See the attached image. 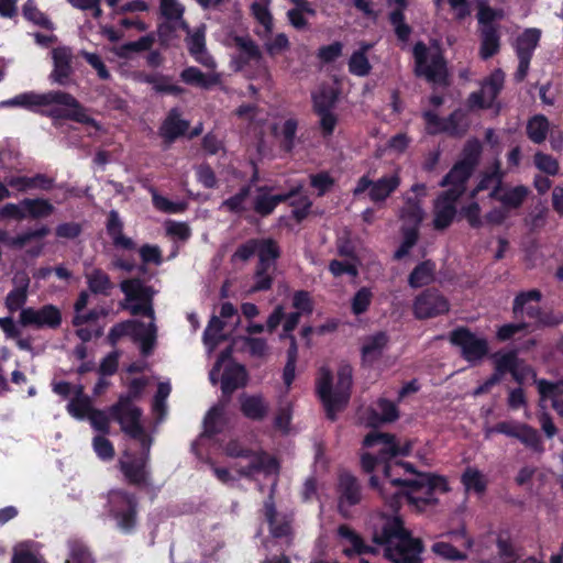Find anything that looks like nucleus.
Masks as SVG:
<instances>
[{
  "instance_id": "1",
  "label": "nucleus",
  "mask_w": 563,
  "mask_h": 563,
  "mask_svg": "<svg viewBox=\"0 0 563 563\" xmlns=\"http://www.w3.org/2000/svg\"><path fill=\"white\" fill-rule=\"evenodd\" d=\"M363 446L367 450L361 457L365 472H372L378 463H385L384 482L380 492L384 498H388L387 490L395 488L390 496L391 506L400 498H405L417 510L422 511L435 503V493L446 492L444 478L432 474H413L409 464L390 463L398 455L408 454L410 446H400L394 435L373 431L368 433Z\"/></svg>"
},
{
  "instance_id": "2",
  "label": "nucleus",
  "mask_w": 563,
  "mask_h": 563,
  "mask_svg": "<svg viewBox=\"0 0 563 563\" xmlns=\"http://www.w3.org/2000/svg\"><path fill=\"white\" fill-rule=\"evenodd\" d=\"M246 367L243 364H230L221 376V398L203 419L202 437L213 438L229 428L239 410L246 417Z\"/></svg>"
},
{
  "instance_id": "3",
  "label": "nucleus",
  "mask_w": 563,
  "mask_h": 563,
  "mask_svg": "<svg viewBox=\"0 0 563 563\" xmlns=\"http://www.w3.org/2000/svg\"><path fill=\"white\" fill-rule=\"evenodd\" d=\"M5 104L21 107L51 118L55 126L62 119L92 126L97 124L96 120L87 114L85 107L71 93L62 90H51L44 93L23 92L8 100Z\"/></svg>"
},
{
  "instance_id": "4",
  "label": "nucleus",
  "mask_w": 563,
  "mask_h": 563,
  "mask_svg": "<svg viewBox=\"0 0 563 563\" xmlns=\"http://www.w3.org/2000/svg\"><path fill=\"white\" fill-rule=\"evenodd\" d=\"M478 144H475V154ZM476 161V155L466 157L453 166L450 173L442 179L441 186L448 187L438 196L433 203V227L437 230L448 228L456 216V201L465 191V184L470 178Z\"/></svg>"
},
{
  "instance_id": "5",
  "label": "nucleus",
  "mask_w": 563,
  "mask_h": 563,
  "mask_svg": "<svg viewBox=\"0 0 563 563\" xmlns=\"http://www.w3.org/2000/svg\"><path fill=\"white\" fill-rule=\"evenodd\" d=\"M298 121L295 118L285 119L279 126L268 123V113L264 110L249 107V137L256 148L260 157H265L272 152L273 133L279 140L280 147L290 152L297 144Z\"/></svg>"
},
{
  "instance_id": "6",
  "label": "nucleus",
  "mask_w": 563,
  "mask_h": 563,
  "mask_svg": "<svg viewBox=\"0 0 563 563\" xmlns=\"http://www.w3.org/2000/svg\"><path fill=\"white\" fill-rule=\"evenodd\" d=\"M374 542L393 563H420L422 543L410 536L398 516L385 518L380 531L374 534Z\"/></svg>"
},
{
  "instance_id": "7",
  "label": "nucleus",
  "mask_w": 563,
  "mask_h": 563,
  "mask_svg": "<svg viewBox=\"0 0 563 563\" xmlns=\"http://www.w3.org/2000/svg\"><path fill=\"white\" fill-rule=\"evenodd\" d=\"M147 379L137 377L131 379L128 385V393L121 395L115 404L109 408L111 419L119 422L121 430L133 440L146 442V434L141 424L142 410L132 405V402L144 393Z\"/></svg>"
},
{
  "instance_id": "8",
  "label": "nucleus",
  "mask_w": 563,
  "mask_h": 563,
  "mask_svg": "<svg viewBox=\"0 0 563 563\" xmlns=\"http://www.w3.org/2000/svg\"><path fill=\"white\" fill-rule=\"evenodd\" d=\"M352 385V368L347 364L340 366L338 380L332 385V375L325 367L320 368L317 378V391L331 420L335 412L341 410L349 401Z\"/></svg>"
},
{
  "instance_id": "9",
  "label": "nucleus",
  "mask_w": 563,
  "mask_h": 563,
  "mask_svg": "<svg viewBox=\"0 0 563 563\" xmlns=\"http://www.w3.org/2000/svg\"><path fill=\"white\" fill-rule=\"evenodd\" d=\"M109 518L115 528L125 536L135 533L140 521V499L135 493L124 488H113L107 494Z\"/></svg>"
},
{
  "instance_id": "10",
  "label": "nucleus",
  "mask_w": 563,
  "mask_h": 563,
  "mask_svg": "<svg viewBox=\"0 0 563 563\" xmlns=\"http://www.w3.org/2000/svg\"><path fill=\"white\" fill-rule=\"evenodd\" d=\"M280 250L276 241L263 238L249 242V256L257 258L254 273V282L249 287V292L266 290L272 285V275L275 271V262L279 257Z\"/></svg>"
},
{
  "instance_id": "11",
  "label": "nucleus",
  "mask_w": 563,
  "mask_h": 563,
  "mask_svg": "<svg viewBox=\"0 0 563 563\" xmlns=\"http://www.w3.org/2000/svg\"><path fill=\"white\" fill-rule=\"evenodd\" d=\"M141 452L123 453V457L119 460V470L123 474L129 485L135 487H146L151 484V468H150V446L151 441L146 437V442L142 441Z\"/></svg>"
},
{
  "instance_id": "12",
  "label": "nucleus",
  "mask_w": 563,
  "mask_h": 563,
  "mask_svg": "<svg viewBox=\"0 0 563 563\" xmlns=\"http://www.w3.org/2000/svg\"><path fill=\"white\" fill-rule=\"evenodd\" d=\"M541 299V292L532 289L519 294L514 301V313L517 318L528 317L532 322L529 324L556 325L563 321L562 314L541 313L538 302Z\"/></svg>"
},
{
  "instance_id": "13",
  "label": "nucleus",
  "mask_w": 563,
  "mask_h": 563,
  "mask_svg": "<svg viewBox=\"0 0 563 563\" xmlns=\"http://www.w3.org/2000/svg\"><path fill=\"white\" fill-rule=\"evenodd\" d=\"M416 73L432 82H443L445 78V65L438 49H430L419 42L413 47Z\"/></svg>"
},
{
  "instance_id": "14",
  "label": "nucleus",
  "mask_w": 563,
  "mask_h": 563,
  "mask_svg": "<svg viewBox=\"0 0 563 563\" xmlns=\"http://www.w3.org/2000/svg\"><path fill=\"white\" fill-rule=\"evenodd\" d=\"M400 185V176L398 172L383 176L376 181L369 179L368 176H363L358 179L355 188L353 189L354 196H360L368 191L369 199L375 202H384Z\"/></svg>"
},
{
  "instance_id": "15",
  "label": "nucleus",
  "mask_w": 563,
  "mask_h": 563,
  "mask_svg": "<svg viewBox=\"0 0 563 563\" xmlns=\"http://www.w3.org/2000/svg\"><path fill=\"white\" fill-rule=\"evenodd\" d=\"M63 321L62 311L58 307L47 303L40 309L27 307L22 309L19 317V323L22 327H34L36 329H57Z\"/></svg>"
},
{
  "instance_id": "16",
  "label": "nucleus",
  "mask_w": 563,
  "mask_h": 563,
  "mask_svg": "<svg viewBox=\"0 0 563 563\" xmlns=\"http://www.w3.org/2000/svg\"><path fill=\"white\" fill-rule=\"evenodd\" d=\"M451 342L459 346L462 356L471 363H477L488 353V342L467 329L461 328L451 333Z\"/></svg>"
},
{
  "instance_id": "17",
  "label": "nucleus",
  "mask_w": 563,
  "mask_h": 563,
  "mask_svg": "<svg viewBox=\"0 0 563 563\" xmlns=\"http://www.w3.org/2000/svg\"><path fill=\"white\" fill-rule=\"evenodd\" d=\"M301 187L302 184L298 183L286 194H274V187L258 186L252 191V208L262 217L268 216L279 202L288 200Z\"/></svg>"
},
{
  "instance_id": "18",
  "label": "nucleus",
  "mask_w": 563,
  "mask_h": 563,
  "mask_svg": "<svg viewBox=\"0 0 563 563\" xmlns=\"http://www.w3.org/2000/svg\"><path fill=\"white\" fill-rule=\"evenodd\" d=\"M448 311L449 302L435 290L422 292L413 303V313L418 319L433 318Z\"/></svg>"
},
{
  "instance_id": "19",
  "label": "nucleus",
  "mask_w": 563,
  "mask_h": 563,
  "mask_svg": "<svg viewBox=\"0 0 563 563\" xmlns=\"http://www.w3.org/2000/svg\"><path fill=\"white\" fill-rule=\"evenodd\" d=\"M505 74L500 69L494 70L489 77H487L478 92H474L470 96V103L472 107L489 108L497 95L504 87Z\"/></svg>"
},
{
  "instance_id": "20",
  "label": "nucleus",
  "mask_w": 563,
  "mask_h": 563,
  "mask_svg": "<svg viewBox=\"0 0 563 563\" xmlns=\"http://www.w3.org/2000/svg\"><path fill=\"white\" fill-rule=\"evenodd\" d=\"M496 548L497 556H492L485 559L487 563H509L514 558V550L511 544L501 537L495 536V533L489 532L486 536L482 537L477 541V550L476 552L481 556H485L486 551Z\"/></svg>"
},
{
  "instance_id": "21",
  "label": "nucleus",
  "mask_w": 563,
  "mask_h": 563,
  "mask_svg": "<svg viewBox=\"0 0 563 563\" xmlns=\"http://www.w3.org/2000/svg\"><path fill=\"white\" fill-rule=\"evenodd\" d=\"M52 58L54 68L49 75L51 81L58 84L59 86H68L74 74L70 48L66 46L53 48Z\"/></svg>"
},
{
  "instance_id": "22",
  "label": "nucleus",
  "mask_w": 563,
  "mask_h": 563,
  "mask_svg": "<svg viewBox=\"0 0 563 563\" xmlns=\"http://www.w3.org/2000/svg\"><path fill=\"white\" fill-rule=\"evenodd\" d=\"M423 118L428 132L432 134L444 131L457 135L463 133L466 129L464 115L461 112H454L446 121L440 120L438 115L431 111L424 112Z\"/></svg>"
},
{
  "instance_id": "23",
  "label": "nucleus",
  "mask_w": 563,
  "mask_h": 563,
  "mask_svg": "<svg viewBox=\"0 0 563 563\" xmlns=\"http://www.w3.org/2000/svg\"><path fill=\"white\" fill-rule=\"evenodd\" d=\"M339 493L340 512L347 517V508L358 504L361 500V489L356 478L349 473H342L339 477Z\"/></svg>"
},
{
  "instance_id": "24",
  "label": "nucleus",
  "mask_w": 563,
  "mask_h": 563,
  "mask_svg": "<svg viewBox=\"0 0 563 563\" xmlns=\"http://www.w3.org/2000/svg\"><path fill=\"white\" fill-rule=\"evenodd\" d=\"M189 129V121L181 119L178 108L168 111L165 120L159 128V135L168 143H173L183 136Z\"/></svg>"
},
{
  "instance_id": "25",
  "label": "nucleus",
  "mask_w": 563,
  "mask_h": 563,
  "mask_svg": "<svg viewBox=\"0 0 563 563\" xmlns=\"http://www.w3.org/2000/svg\"><path fill=\"white\" fill-rule=\"evenodd\" d=\"M124 223L117 210H110L107 217L106 230L115 247L132 251L135 249V242L123 234Z\"/></svg>"
},
{
  "instance_id": "26",
  "label": "nucleus",
  "mask_w": 563,
  "mask_h": 563,
  "mask_svg": "<svg viewBox=\"0 0 563 563\" xmlns=\"http://www.w3.org/2000/svg\"><path fill=\"white\" fill-rule=\"evenodd\" d=\"M47 225H42L34 230L24 231L15 236H11L7 230L0 229V243L11 250H22L33 240H42L49 234Z\"/></svg>"
},
{
  "instance_id": "27",
  "label": "nucleus",
  "mask_w": 563,
  "mask_h": 563,
  "mask_svg": "<svg viewBox=\"0 0 563 563\" xmlns=\"http://www.w3.org/2000/svg\"><path fill=\"white\" fill-rule=\"evenodd\" d=\"M264 512L266 520L269 523L271 534L276 539H286L288 542L291 534V521L289 518L285 516L280 517L277 514L272 500V495L264 505Z\"/></svg>"
},
{
  "instance_id": "28",
  "label": "nucleus",
  "mask_w": 563,
  "mask_h": 563,
  "mask_svg": "<svg viewBox=\"0 0 563 563\" xmlns=\"http://www.w3.org/2000/svg\"><path fill=\"white\" fill-rule=\"evenodd\" d=\"M120 289L126 301H153L156 290L152 286L144 285L139 277L124 279L120 283Z\"/></svg>"
},
{
  "instance_id": "29",
  "label": "nucleus",
  "mask_w": 563,
  "mask_h": 563,
  "mask_svg": "<svg viewBox=\"0 0 563 563\" xmlns=\"http://www.w3.org/2000/svg\"><path fill=\"white\" fill-rule=\"evenodd\" d=\"M529 189L519 185L516 187L498 186L490 191L489 197L495 198L507 209H516L527 198Z\"/></svg>"
},
{
  "instance_id": "30",
  "label": "nucleus",
  "mask_w": 563,
  "mask_h": 563,
  "mask_svg": "<svg viewBox=\"0 0 563 563\" xmlns=\"http://www.w3.org/2000/svg\"><path fill=\"white\" fill-rule=\"evenodd\" d=\"M187 48L189 54L202 66L207 68H216V62L206 49L205 30L197 29L187 40Z\"/></svg>"
},
{
  "instance_id": "31",
  "label": "nucleus",
  "mask_w": 563,
  "mask_h": 563,
  "mask_svg": "<svg viewBox=\"0 0 563 563\" xmlns=\"http://www.w3.org/2000/svg\"><path fill=\"white\" fill-rule=\"evenodd\" d=\"M338 536L343 545V553L347 556L376 552L373 548L365 545L361 537L349 526H340L338 528Z\"/></svg>"
},
{
  "instance_id": "32",
  "label": "nucleus",
  "mask_w": 563,
  "mask_h": 563,
  "mask_svg": "<svg viewBox=\"0 0 563 563\" xmlns=\"http://www.w3.org/2000/svg\"><path fill=\"white\" fill-rule=\"evenodd\" d=\"M179 77L186 85L198 87L203 90H209L220 84V76L218 74H205L195 66L184 68L180 71Z\"/></svg>"
},
{
  "instance_id": "33",
  "label": "nucleus",
  "mask_w": 563,
  "mask_h": 563,
  "mask_svg": "<svg viewBox=\"0 0 563 563\" xmlns=\"http://www.w3.org/2000/svg\"><path fill=\"white\" fill-rule=\"evenodd\" d=\"M8 185L15 188L18 191H26L29 189L38 188L42 190H51L54 185V179L45 174H36L35 176H16L12 177Z\"/></svg>"
},
{
  "instance_id": "34",
  "label": "nucleus",
  "mask_w": 563,
  "mask_h": 563,
  "mask_svg": "<svg viewBox=\"0 0 563 563\" xmlns=\"http://www.w3.org/2000/svg\"><path fill=\"white\" fill-rule=\"evenodd\" d=\"M373 47L369 43H361L360 48L355 51L349 59V71L357 77H365L372 70V65L367 58V52Z\"/></svg>"
},
{
  "instance_id": "35",
  "label": "nucleus",
  "mask_w": 563,
  "mask_h": 563,
  "mask_svg": "<svg viewBox=\"0 0 563 563\" xmlns=\"http://www.w3.org/2000/svg\"><path fill=\"white\" fill-rule=\"evenodd\" d=\"M272 356V347L265 338H249V367H258Z\"/></svg>"
},
{
  "instance_id": "36",
  "label": "nucleus",
  "mask_w": 563,
  "mask_h": 563,
  "mask_svg": "<svg viewBox=\"0 0 563 563\" xmlns=\"http://www.w3.org/2000/svg\"><path fill=\"white\" fill-rule=\"evenodd\" d=\"M251 470L273 476L278 473V464L274 457L266 453L249 450V472Z\"/></svg>"
},
{
  "instance_id": "37",
  "label": "nucleus",
  "mask_w": 563,
  "mask_h": 563,
  "mask_svg": "<svg viewBox=\"0 0 563 563\" xmlns=\"http://www.w3.org/2000/svg\"><path fill=\"white\" fill-rule=\"evenodd\" d=\"M461 479L465 492L468 494L483 495L488 484L486 475L478 468L472 466L466 467Z\"/></svg>"
},
{
  "instance_id": "38",
  "label": "nucleus",
  "mask_w": 563,
  "mask_h": 563,
  "mask_svg": "<svg viewBox=\"0 0 563 563\" xmlns=\"http://www.w3.org/2000/svg\"><path fill=\"white\" fill-rule=\"evenodd\" d=\"M29 286L30 278L24 274L20 285L11 289L4 299V306L9 312L14 313L20 309H24L23 306L27 300Z\"/></svg>"
},
{
  "instance_id": "39",
  "label": "nucleus",
  "mask_w": 563,
  "mask_h": 563,
  "mask_svg": "<svg viewBox=\"0 0 563 563\" xmlns=\"http://www.w3.org/2000/svg\"><path fill=\"white\" fill-rule=\"evenodd\" d=\"M387 344V336L385 333H376L371 335L364 340L362 346V358L366 364H372L376 361L383 353Z\"/></svg>"
},
{
  "instance_id": "40",
  "label": "nucleus",
  "mask_w": 563,
  "mask_h": 563,
  "mask_svg": "<svg viewBox=\"0 0 563 563\" xmlns=\"http://www.w3.org/2000/svg\"><path fill=\"white\" fill-rule=\"evenodd\" d=\"M538 390L542 400H550L552 407L563 416V383L552 384L547 380L538 382Z\"/></svg>"
},
{
  "instance_id": "41",
  "label": "nucleus",
  "mask_w": 563,
  "mask_h": 563,
  "mask_svg": "<svg viewBox=\"0 0 563 563\" xmlns=\"http://www.w3.org/2000/svg\"><path fill=\"white\" fill-rule=\"evenodd\" d=\"M93 410L91 399L84 394L81 385L76 388V396L68 402L67 411L76 419L82 420Z\"/></svg>"
},
{
  "instance_id": "42",
  "label": "nucleus",
  "mask_w": 563,
  "mask_h": 563,
  "mask_svg": "<svg viewBox=\"0 0 563 563\" xmlns=\"http://www.w3.org/2000/svg\"><path fill=\"white\" fill-rule=\"evenodd\" d=\"M88 289L93 295L109 296L113 284L110 276L101 268H93L90 273L86 274Z\"/></svg>"
},
{
  "instance_id": "43",
  "label": "nucleus",
  "mask_w": 563,
  "mask_h": 563,
  "mask_svg": "<svg viewBox=\"0 0 563 563\" xmlns=\"http://www.w3.org/2000/svg\"><path fill=\"white\" fill-rule=\"evenodd\" d=\"M68 556L65 563H95L91 551L87 544L78 539L71 538L67 541Z\"/></svg>"
},
{
  "instance_id": "44",
  "label": "nucleus",
  "mask_w": 563,
  "mask_h": 563,
  "mask_svg": "<svg viewBox=\"0 0 563 563\" xmlns=\"http://www.w3.org/2000/svg\"><path fill=\"white\" fill-rule=\"evenodd\" d=\"M26 218L42 219L47 218L54 212V206L44 198H24L21 200Z\"/></svg>"
},
{
  "instance_id": "45",
  "label": "nucleus",
  "mask_w": 563,
  "mask_h": 563,
  "mask_svg": "<svg viewBox=\"0 0 563 563\" xmlns=\"http://www.w3.org/2000/svg\"><path fill=\"white\" fill-rule=\"evenodd\" d=\"M269 2L271 0H255L252 4L253 14L262 26L257 34L262 37H267L273 31V16L268 10Z\"/></svg>"
},
{
  "instance_id": "46",
  "label": "nucleus",
  "mask_w": 563,
  "mask_h": 563,
  "mask_svg": "<svg viewBox=\"0 0 563 563\" xmlns=\"http://www.w3.org/2000/svg\"><path fill=\"white\" fill-rule=\"evenodd\" d=\"M516 439L534 453L542 454L544 452L540 433L527 423H521Z\"/></svg>"
},
{
  "instance_id": "47",
  "label": "nucleus",
  "mask_w": 563,
  "mask_h": 563,
  "mask_svg": "<svg viewBox=\"0 0 563 563\" xmlns=\"http://www.w3.org/2000/svg\"><path fill=\"white\" fill-rule=\"evenodd\" d=\"M398 418V410L394 402L379 399L373 416L368 419L367 424L377 426L383 422H391Z\"/></svg>"
},
{
  "instance_id": "48",
  "label": "nucleus",
  "mask_w": 563,
  "mask_h": 563,
  "mask_svg": "<svg viewBox=\"0 0 563 563\" xmlns=\"http://www.w3.org/2000/svg\"><path fill=\"white\" fill-rule=\"evenodd\" d=\"M540 31L538 29H528L520 34L516 42L517 56H526L531 58L540 40Z\"/></svg>"
},
{
  "instance_id": "49",
  "label": "nucleus",
  "mask_w": 563,
  "mask_h": 563,
  "mask_svg": "<svg viewBox=\"0 0 563 563\" xmlns=\"http://www.w3.org/2000/svg\"><path fill=\"white\" fill-rule=\"evenodd\" d=\"M234 346H241V349L246 346V336H240L238 341H234L232 345L228 346L221 353L219 354L212 369L209 373V379L212 385L218 384V375L221 371L222 364L228 362L225 367L230 364H238L236 362L232 361V353L234 350Z\"/></svg>"
},
{
  "instance_id": "50",
  "label": "nucleus",
  "mask_w": 563,
  "mask_h": 563,
  "mask_svg": "<svg viewBox=\"0 0 563 563\" xmlns=\"http://www.w3.org/2000/svg\"><path fill=\"white\" fill-rule=\"evenodd\" d=\"M434 269L435 265L430 261H426L419 264L409 275V285L412 288H419L429 285L434 278Z\"/></svg>"
},
{
  "instance_id": "51",
  "label": "nucleus",
  "mask_w": 563,
  "mask_h": 563,
  "mask_svg": "<svg viewBox=\"0 0 563 563\" xmlns=\"http://www.w3.org/2000/svg\"><path fill=\"white\" fill-rule=\"evenodd\" d=\"M404 199L405 206L400 211V217L402 220L408 222V224L412 225L411 229H417L424 214L420 206V201L419 199L412 198L410 196H405Z\"/></svg>"
},
{
  "instance_id": "52",
  "label": "nucleus",
  "mask_w": 563,
  "mask_h": 563,
  "mask_svg": "<svg viewBox=\"0 0 563 563\" xmlns=\"http://www.w3.org/2000/svg\"><path fill=\"white\" fill-rule=\"evenodd\" d=\"M549 128L548 119L542 114H537L527 123V135L533 143L541 144L548 136Z\"/></svg>"
},
{
  "instance_id": "53",
  "label": "nucleus",
  "mask_w": 563,
  "mask_h": 563,
  "mask_svg": "<svg viewBox=\"0 0 563 563\" xmlns=\"http://www.w3.org/2000/svg\"><path fill=\"white\" fill-rule=\"evenodd\" d=\"M499 51V35L492 25L482 30V44L479 55L483 59H487Z\"/></svg>"
},
{
  "instance_id": "54",
  "label": "nucleus",
  "mask_w": 563,
  "mask_h": 563,
  "mask_svg": "<svg viewBox=\"0 0 563 563\" xmlns=\"http://www.w3.org/2000/svg\"><path fill=\"white\" fill-rule=\"evenodd\" d=\"M495 369L498 374L510 372L515 379L520 380L521 377L518 372L519 361L515 352L496 353L494 356Z\"/></svg>"
},
{
  "instance_id": "55",
  "label": "nucleus",
  "mask_w": 563,
  "mask_h": 563,
  "mask_svg": "<svg viewBox=\"0 0 563 563\" xmlns=\"http://www.w3.org/2000/svg\"><path fill=\"white\" fill-rule=\"evenodd\" d=\"M23 16L34 23L35 25L43 27L45 30H53V22L48 19V16L43 13L32 0H27L23 5Z\"/></svg>"
},
{
  "instance_id": "56",
  "label": "nucleus",
  "mask_w": 563,
  "mask_h": 563,
  "mask_svg": "<svg viewBox=\"0 0 563 563\" xmlns=\"http://www.w3.org/2000/svg\"><path fill=\"white\" fill-rule=\"evenodd\" d=\"M431 551L448 561H463L466 560L467 555L460 551L449 541H438L431 547Z\"/></svg>"
},
{
  "instance_id": "57",
  "label": "nucleus",
  "mask_w": 563,
  "mask_h": 563,
  "mask_svg": "<svg viewBox=\"0 0 563 563\" xmlns=\"http://www.w3.org/2000/svg\"><path fill=\"white\" fill-rule=\"evenodd\" d=\"M225 325V322L217 317L212 316V318L209 320L207 328L203 332V341L206 344H210L212 346L217 345L220 341L224 339V335L222 334V330Z\"/></svg>"
},
{
  "instance_id": "58",
  "label": "nucleus",
  "mask_w": 563,
  "mask_h": 563,
  "mask_svg": "<svg viewBox=\"0 0 563 563\" xmlns=\"http://www.w3.org/2000/svg\"><path fill=\"white\" fill-rule=\"evenodd\" d=\"M533 164L534 166L543 174L548 176H555L560 170V163L553 156L538 151L533 155Z\"/></svg>"
},
{
  "instance_id": "59",
  "label": "nucleus",
  "mask_w": 563,
  "mask_h": 563,
  "mask_svg": "<svg viewBox=\"0 0 563 563\" xmlns=\"http://www.w3.org/2000/svg\"><path fill=\"white\" fill-rule=\"evenodd\" d=\"M314 110L317 112L328 111L335 103V93L332 88L321 87L318 92L312 95Z\"/></svg>"
},
{
  "instance_id": "60",
  "label": "nucleus",
  "mask_w": 563,
  "mask_h": 563,
  "mask_svg": "<svg viewBox=\"0 0 563 563\" xmlns=\"http://www.w3.org/2000/svg\"><path fill=\"white\" fill-rule=\"evenodd\" d=\"M302 187L297 190V192L290 197L292 199L290 205L292 206V214L297 221L303 220L309 213L311 207V200L307 195L301 194Z\"/></svg>"
},
{
  "instance_id": "61",
  "label": "nucleus",
  "mask_w": 563,
  "mask_h": 563,
  "mask_svg": "<svg viewBox=\"0 0 563 563\" xmlns=\"http://www.w3.org/2000/svg\"><path fill=\"white\" fill-rule=\"evenodd\" d=\"M154 44V37L151 34L141 36L136 41L124 43L121 46L120 56L125 57L129 53H140L151 49Z\"/></svg>"
},
{
  "instance_id": "62",
  "label": "nucleus",
  "mask_w": 563,
  "mask_h": 563,
  "mask_svg": "<svg viewBox=\"0 0 563 563\" xmlns=\"http://www.w3.org/2000/svg\"><path fill=\"white\" fill-rule=\"evenodd\" d=\"M156 338V328L154 323H150L148 330H137V336H133V340L141 343V352L143 355H147L153 350Z\"/></svg>"
},
{
  "instance_id": "63",
  "label": "nucleus",
  "mask_w": 563,
  "mask_h": 563,
  "mask_svg": "<svg viewBox=\"0 0 563 563\" xmlns=\"http://www.w3.org/2000/svg\"><path fill=\"white\" fill-rule=\"evenodd\" d=\"M161 14L168 21L183 19L185 8L178 0H165L159 3Z\"/></svg>"
},
{
  "instance_id": "64",
  "label": "nucleus",
  "mask_w": 563,
  "mask_h": 563,
  "mask_svg": "<svg viewBox=\"0 0 563 563\" xmlns=\"http://www.w3.org/2000/svg\"><path fill=\"white\" fill-rule=\"evenodd\" d=\"M93 450L102 461H110L114 457L115 451L112 442L103 435H97L92 441Z\"/></svg>"
}]
</instances>
